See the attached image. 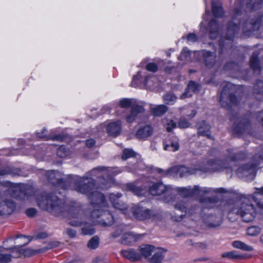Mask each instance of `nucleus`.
<instances>
[{"label":"nucleus","mask_w":263,"mask_h":263,"mask_svg":"<svg viewBox=\"0 0 263 263\" xmlns=\"http://www.w3.org/2000/svg\"><path fill=\"white\" fill-rule=\"evenodd\" d=\"M89 198L93 205L91 217L94 221L101 226L108 227L114 223V218L110 213L106 210L108 207L104 196L100 193L92 191Z\"/></svg>","instance_id":"f257e3e1"},{"label":"nucleus","mask_w":263,"mask_h":263,"mask_svg":"<svg viewBox=\"0 0 263 263\" xmlns=\"http://www.w3.org/2000/svg\"><path fill=\"white\" fill-rule=\"evenodd\" d=\"M236 214L245 222H251L256 217L257 212L250 200L243 197L230 205L229 215Z\"/></svg>","instance_id":"f03ea898"},{"label":"nucleus","mask_w":263,"mask_h":263,"mask_svg":"<svg viewBox=\"0 0 263 263\" xmlns=\"http://www.w3.org/2000/svg\"><path fill=\"white\" fill-rule=\"evenodd\" d=\"M36 202L41 209L57 216H60L64 211V203L51 194L44 193L38 195Z\"/></svg>","instance_id":"7ed1b4c3"},{"label":"nucleus","mask_w":263,"mask_h":263,"mask_svg":"<svg viewBox=\"0 0 263 263\" xmlns=\"http://www.w3.org/2000/svg\"><path fill=\"white\" fill-rule=\"evenodd\" d=\"M68 217L71 219L69 224L73 227L82 226V233L83 235H92L95 233V230L92 226L87 224L83 220L84 215L78 209H73L68 213Z\"/></svg>","instance_id":"20e7f679"},{"label":"nucleus","mask_w":263,"mask_h":263,"mask_svg":"<svg viewBox=\"0 0 263 263\" xmlns=\"http://www.w3.org/2000/svg\"><path fill=\"white\" fill-rule=\"evenodd\" d=\"M232 87L231 84H228L221 92L220 102L221 105L224 107H227L230 103L236 102L235 97L233 96L232 91L230 88Z\"/></svg>","instance_id":"39448f33"},{"label":"nucleus","mask_w":263,"mask_h":263,"mask_svg":"<svg viewBox=\"0 0 263 263\" xmlns=\"http://www.w3.org/2000/svg\"><path fill=\"white\" fill-rule=\"evenodd\" d=\"M121 197L122 194L120 193L110 194L109 195V199L115 209L126 214L128 210V205L125 202L119 200Z\"/></svg>","instance_id":"423d86ee"},{"label":"nucleus","mask_w":263,"mask_h":263,"mask_svg":"<svg viewBox=\"0 0 263 263\" xmlns=\"http://www.w3.org/2000/svg\"><path fill=\"white\" fill-rule=\"evenodd\" d=\"M93 183L90 180L81 179L76 186L77 191L83 193L89 194L93 189Z\"/></svg>","instance_id":"0eeeda50"},{"label":"nucleus","mask_w":263,"mask_h":263,"mask_svg":"<svg viewBox=\"0 0 263 263\" xmlns=\"http://www.w3.org/2000/svg\"><path fill=\"white\" fill-rule=\"evenodd\" d=\"M29 241L30 239L28 237L22 236L8 239L7 241L4 242V245L6 249H9V247H8L7 243L8 242L14 243L15 245V249H17V251H19L21 250V247L26 245L29 242Z\"/></svg>","instance_id":"6e6552de"},{"label":"nucleus","mask_w":263,"mask_h":263,"mask_svg":"<svg viewBox=\"0 0 263 263\" xmlns=\"http://www.w3.org/2000/svg\"><path fill=\"white\" fill-rule=\"evenodd\" d=\"M237 173L240 176L248 177L250 179H253L255 176V168L252 165L247 164L238 168Z\"/></svg>","instance_id":"1a4fd4ad"},{"label":"nucleus","mask_w":263,"mask_h":263,"mask_svg":"<svg viewBox=\"0 0 263 263\" xmlns=\"http://www.w3.org/2000/svg\"><path fill=\"white\" fill-rule=\"evenodd\" d=\"M170 189L162 183L158 182L153 184L149 189V192L152 195H161L166 192H168Z\"/></svg>","instance_id":"9d476101"},{"label":"nucleus","mask_w":263,"mask_h":263,"mask_svg":"<svg viewBox=\"0 0 263 263\" xmlns=\"http://www.w3.org/2000/svg\"><path fill=\"white\" fill-rule=\"evenodd\" d=\"M179 192L180 195L184 197L194 196L196 194L201 195L202 193L208 192V191L205 190L202 191L199 190L197 186H195L194 189H192L183 187L180 188L179 189Z\"/></svg>","instance_id":"9b49d317"},{"label":"nucleus","mask_w":263,"mask_h":263,"mask_svg":"<svg viewBox=\"0 0 263 263\" xmlns=\"http://www.w3.org/2000/svg\"><path fill=\"white\" fill-rule=\"evenodd\" d=\"M144 111V109L142 106L138 105H133L130 114L126 118V121L128 123L133 122L138 114L143 113Z\"/></svg>","instance_id":"f8f14e48"},{"label":"nucleus","mask_w":263,"mask_h":263,"mask_svg":"<svg viewBox=\"0 0 263 263\" xmlns=\"http://www.w3.org/2000/svg\"><path fill=\"white\" fill-rule=\"evenodd\" d=\"M107 131L110 136H118L121 131V122L117 121L109 123L107 127Z\"/></svg>","instance_id":"ddd939ff"},{"label":"nucleus","mask_w":263,"mask_h":263,"mask_svg":"<svg viewBox=\"0 0 263 263\" xmlns=\"http://www.w3.org/2000/svg\"><path fill=\"white\" fill-rule=\"evenodd\" d=\"M153 128L149 125H145L140 127L136 134L137 138L140 139H145L151 136L153 133Z\"/></svg>","instance_id":"4468645a"},{"label":"nucleus","mask_w":263,"mask_h":263,"mask_svg":"<svg viewBox=\"0 0 263 263\" xmlns=\"http://www.w3.org/2000/svg\"><path fill=\"white\" fill-rule=\"evenodd\" d=\"M137 218L140 220L152 219L154 215L152 211L148 209H138L135 214Z\"/></svg>","instance_id":"2eb2a0df"},{"label":"nucleus","mask_w":263,"mask_h":263,"mask_svg":"<svg viewBox=\"0 0 263 263\" xmlns=\"http://www.w3.org/2000/svg\"><path fill=\"white\" fill-rule=\"evenodd\" d=\"M232 246L235 249H239L243 251L252 252L254 249L252 246L249 245L240 240H235L232 242Z\"/></svg>","instance_id":"dca6fc26"},{"label":"nucleus","mask_w":263,"mask_h":263,"mask_svg":"<svg viewBox=\"0 0 263 263\" xmlns=\"http://www.w3.org/2000/svg\"><path fill=\"white\" fill-rule=\"evenodd\" d=\"M168 110V107L165 105L152 106L150 108L151 114L155 117H159L165 114Z\"/></svg>","instance_id":"f3484780"},{"label":"nucleus","mask_w":263,"mask_h":263,"mask_svg":"<svg viewBox=\"0 0 263 263\" xmlns=\"http://www.w3.org/2000/svg\"><path fill=\"white\" fill-rule=\"evenodd\" d=\"M197 128L198 134L210 137V126L205 121H202L197 123Z\"/></svg>","instance_id":"a211bd4d"},{"label":"nucleus","mask_w":263,"mask_h":263,"mask_svg":"<svg viewBox=\"0 0 263 263\" xmlns=\"http://www.w3.org/2000/svg\"><path fill=\"white\" fill-rule=\"evenodd\" d=\"M164 257V251L160 248L155 250L154 253L149 260V263H161Z\"/></svg>","instance_id":"6ab92c4d"},{"label":"nucleus","mask_w":263,"mask_h":263,"mask_svg":"<svg viewBox=\"0 0 263 263\" xmlns=\"http://www.w3.org/2000/svg\"><path fill=\"white\" fill-rule=\"evenodd\" d=\"M20 257V253L16 252L14 250L10 251V254L0 253V263H8L12 260V258Z\"/></svg>","instance_id":"aec40b11"},{"label":"nucleus","mask_w":263,"mask_h":263,"mask_svg":"<svg viewBox=\"0 0 263 263\" xmlns=\"http://www.w3.org/2000/svg\"><path fill=\"white\" fill-rule=\"evenodd\" d=\"M121 254L125 258L132 261L137 260L140 258V255L132 249L123 250L121 251Z\"/></svg>","instance_id":"412c9836"},{"label":"nucleus","mask_w":263,"mask_h":263,"mask_svg":"<svg viewBox=\"0 0 263 263\" xmlns=\"http://www.w3.org/2000/svg\"><path fill=\"white\" fill-rule=\"evenodd\" d=\"M221 256L223 258H227L231 259H243L246 258V256L245 255L237 254L235 251L224 252L222 254Z\"/></svg>","instance_id":"4be33fe9"},{"label":"nucleus","mask_w":263,"mask_h":263,"mask_svg":"<svg viewBox=\"0 0 263 263\" xmlns=\"http://www.w3.org/2000/svg\"><path fill=\"white\" fill-rule=\"evenodd\" d=\"M262 231L261 227L257 226H252L248 227L246 230L247 235L251 237H256L259 235Z\"/></svg>","instance_id":"5701e85b"},{"label":"nucleus","mask_w":263,"mask_h":263,"mask_svg":"<svg viewBox=\"0 0 263 263\" xmlns=\"http://www.w3.org/2000/svg\"><path fill=\"white\" fill-rule=\"evenodd\" d=\"M138 238V237L133 234L125 233L122 237L121 242L125 245H129L136 242Z\"/></svg>","instance_id":"b1692460"},{"label":"nucleus","mask_w":263,"mask_h":263,"mask_svg":"<svg viewBox=\"0 0 263 263\" xmlns=\"http://www.w3.org/2000/svg\"><path fill=\"white\" fill-rule=\"evenodd\" d=\"M113 183V179L111 177H109L107 180H106L104 178H100L98 181V185L100 187L103 189H107V188L110 187Z\"/></svg>","instance_id":"393cba45"},{"label":"nucleus","mask_w":263,"mask_h":263,"mask_svg":"<svg viewBox=\"0 0 263 263\" xmlns=\"http://www.w3.org/2000/svg\"><path fill=\"white\" fill-rule=\"evenodd\" d=\"M172 171L177 173L180 177L185 176L187 175L193 173V172H191L189 168L185 166L174 167L172 169Z\"/></svg>","instance_id":"a878e982"},{"label":"nucleus","mask_w":263,"mask_h":263,"mask_svg":"<svg viewBox=\"0 0 263 263\" xmlns=\"http://www.w3.org/2000/svg\"><path fill=\"white\" fill-rule=\"evenodd\" d=\"M44 250H41V249L33 250L31 249H27L25 250L21 249L18 251V253H20V256L22 255H24L25 256H30L36 254L40 253H43Z\"/></svg>","instance_id":"bb28decb"},{"label":"nucleus","mask_w":263,"mask_h":263,"mask_svg":"<svg viewBox=\"0 0 263 263\" xmlns=\"http://www.w3.org/2000/svg\"><path fill=\"white\" fill-rule=\"evenodd\" d=\"M157 248H155L153 246L150 245H146L140 248V253L142 255L147 257L149 256L152 253H154L155 250Z\"/></svg>","instance_id":"cd10ccee"},{"label":"nucleus","mask_w":263,"mask_h":263,"mask_svg":"<svg viewBox=\"0 0 263 263\" xmlns=\"http://www.w3.org/2000/svg\"><path fill=\"white\" fill-rule=\"evenodd\" d=\"M216 219V217L211 216L209 217V219L206 220V219H204V220L209 227L216 228L219 226L222 223V219L220 217L218 218L217 220L215 221Z\"/></svg>","instance_id":"c85d7f7f"},{"label":"nucleus","mask_w":263,"mask_h":263,"mask_svg":"<svg viewBox=\"0 0 263 263\" xmlns=\"http://www.w3.org/2000/svg\"><path fill=\"white\" fill-rule=\"evenodd\" d=\"M164 102L168 105H172L176 101V96L172 93L167 92L163 96Z\"/></svg>","instance_id":"c756f323"},{"label":"nucleus","mask_w":263,"mask_h":263,"mask_svg":"<svg viewBox=\"0 0 263 263\" xmlns=\"http://www.w3.org/2000/svg\"><path fill=\"white\" fill-rule=\"evenodd\" d=\"M210 36L212 39H215L217 36V29L218 27L217 25V23L215 20H213L210 22Z\"/></svg>","instance_id":"7c9ffc66"},{"label":"nucleus","mask_w":263,"mask_h":263,"mask_svg":"<svg viewBox=\"0 0 263 263\" xmlns=\"http://www.w3.org/2000/svg\"><path fill=\"white\" fill-rule=\"evenodd\" d=\"M90 173L92 175H97L100 173H104V174H110L112 173V170L111 168H106L104 167H99L95 168L91 171Z\"/></svg>","instance_id":"2f4dec72"},{"label":"nucleus","mask_w":263,"mask_h":263,"mask_svg":"<svg viewBox=\"0 0 263 263\" xmlns=\"http://www.w3.org/2000/svg\"><path fill=\"white\" fill-rule=\"evenodd\" d=\"M99 245V239L97 236L92 237L87 243V247L89 249H97Z\"/></svg>","instance_id":"473e14b6"},{"label":"nucleus","mask_w":263,"mask_h":263,"mask_svg":"<svg viewBox=\"0 0 263 263\" xmlns=\"http://www.w3.org/2000/svg\"><path fill=\"white\" fill-rule=\"evenodd\" d=\"M212 9L214 14L216 16H221L223 14V10L220 4L212 3Z\"/></svg>","instance_id":"72a5a7b5"},{"label":"nucleus","mask_w":263,"mask_h":263,"mask_svg":"<svg viewBox=\"0 0 263 263\" xmlns=\"http://www.w3.org/2000/svg\"><path fill=\"white\" fill-rule=\"evenodd\" d=\"M179 145L177 141L171 142L170 143L165 144L164 149L165 151H169L175 152L179 149Z\"/></svg>","instance_id":"f704fd0d"},{"label":"nucleus","mask_w":263,"mask_h":263,"mask_svg":"<svg viewBox=\"0 0 263 263\" xmlns=\"http://www.w3.org/2000/svg\"><path fill=\"white\" fill-rule=\"evenodd\" d=\"M238 32V27L232 23H230L228 30V37H232Z\"/></svg>","instance_id":"c9c22d12"},{"label":"nucleus","mask_w":263,"mask_h":263,"mask_svg":"<svg viewBox=\"0 0 263 263\" xmlns=\"http://www.w3.org/2000/svg\"><path fill=\"white\" fill-rule=\"evenodd\" d=\"M208 167L205 170H203L204 172L208 171H215L219 169L220 168V162L219 161H216L213 162H210L208 164Z\"/></svg>","instance_id":"e433bc0d"},{"label":"nucleus","mask_w":263,"mask_h":263,"mask_svg":"<svg viewBox=\"0 0 263 263\" xmlns=\"http://www.w3.org/2000/svg\"><path fill=\"white\" fill-rule=\"evenodd\" d=\"M127 190L132 192L136 195L139 196L142 195L143 191L139 187L135 186L132 184H127L126 185Z\"/></svg>","instance_id":"4c0bfd02"},{"label":"nucleus","mask_w":263,"mask_h":263,"mask_svg":"<svg viewBox=\"0 0 263 263\" xmlns=\"http://www.w3.org/2000/svg\"><path fill=\"white\" fill-rule=\"evenodd\" d=\"M119 105L122 108H127L132 105H134V100L129 99H123L120 101Z\"/></svg>","instance_id":"58836bf2"},{"label":"nucleus","mask_w":263,"mask_h":263,"mask_svg":"<svg viewBox=\"0 0 263 263\" xmlns=\"http://www.w3.org/2000/svg\"><path fill=\"white\" fill-rule=\"evenodd\" d=\"M136 155L135 153L131 149H125L124 150L122 158L123 160H126L128 158L135 157Z\"/></svg>","instance_id":"ea45409f"},{"label":"nucleus","mask_w":263,"mask_h":263,"mask_svg":"<svg viewBox=\"0 0 263 263\" xmlns=\"http://www.w3.org/2000/svg\"><path fill=\"white\" fill-rule=\"evenodd\" d=\"M189 90L193 93L196 92L199 89V86L197 83L193 81L190 82L187 87Z\"/></svg>","instance_id":"a19ab883"},{"label":"nucleus","mask_w":263,"mask_h":263,"mask_svg":"<svg viewBox=\"0 0 263 263\" xmlns=\"http://www.w3.org/2000/svg\"><path fill=\"white\" fill-rule=\"evenodd\" d=\"M208 55H209V57H206L205 58V62L209 66H212L213 64L215 63V55L207 53Z\"/></svg>","instance_id":"79ce46f5"},{"label":"nucleus","mask_w":263,"mask_h":263,"mask_svg":"<svg viewBox=\"0 0 263 263\" xmlns=\"http://www.w3.org/2000/svg\"><path fill=\"white\" fill-rule=\"evenodd\" d=\"M59 245V242L58 241H52L49 242L48 245L46 247H44L41 249V250H44V252L49 249H51L58 247Z\"/></svg>","instance_id":"37998d69"},{"label":"nucleus","mask_w":263,"mask_h":263,"mask_svg":"<svg viewBox=\"0 0 263 263\" xmlns=\"http://www.w3.org/2000/svg\"><path fill=\"white\" fill-rule=\"evenodd\" d=\"M179 59L181 60L189 61L190 59V53L189 51L184 50L180 54Z\"/></svg>","instance_id":"c03bdc74"},{"label":"nucleus","mask_w":263,"mask_h":263,"mask_svg":"<svg viewBox=\"0 0 263 263\" xmlns=\"http://www.w3.org/2000/svg\"><path fill=\"white\" fill-rule=\"evenodd\" d=\"M190 125V123L185 119L180 120L178 123V126L182 128H187Z\"/></svg>","instance_id":"a18cd8bd"},{"label":"nucleus","mask_w":263,"mask_h":263,"mask_svg":"<svg viewBox=\"0 0 263 263\" xmlns=\"http://www.w3.org/2000/svg\"><path fill=\"white\" fill-rule=\"evenodd\" d=\"M66 234L71 238H74L77 235V232L75 230L68 228L66 231Z\"/></svg>","instance_id":"49530a36"},{"label":"nucleus","mask_w":263,"mask_h":263,"mask_svg":"<svg viewBox=\"0 0 263 263\" xmlns=\"http://www.w3.org/2000/svg\"><path fill=\"white\" fill-rule=\"evenodd\" d=\"M146 68L149 71L155 72L157 70L158 67L155 63H151L147 65Z\"/></svg>","instance_id":"de8ad7c7"},{"label":"nucleus","mask_w":263,"mask_h":263,"mask_svg":"<svg viewBox=\"0 0 263 263\" xmlns=\"http://www.w3.org/2000/svg\"><path fill=\"white\" fill-rule=\"evenodd\" d=\"M176 124L172 120L170 121L169 122L167 123L166 125V130L167 132H171L172 130L176 127Z\"/></svg>","instance_id":"09e8293b"},{"label":"nucleus","mask_w":263,"mask_h":263,"mask_svg":"<svg viewBox=\"0 0 263 263\" xmlns=\"http://www.w3.org/2000/svg\"><path fill=\"white\" fill-rule=\"evenodd\" d=\"M192 96V93L187 88L185 91L180 96L181 99H184L186 98L190 97Z\"/></svg>","instance_id":"8fccbe9b"},{"label":"nucleus","mask_w":263,"mask_h":263,"mask_svg":"<svg viewBox=\"0 0 263 263\" xmlns=\"http://www.w3.org/2000/svg\"><path fill=\"white\" fill-rule=\"evenodd\" d=\"M36 213V211L34 208H31L26 211V214L29 217H32L35 215Z\"/></svg>","instance_id":"3c124183"},{"label":"nucleus","mask_w":263,"mask_h":263,"mask_svg":"<svg viewBox=\"0 0 263 263\" xmlns=\"http://www.w3.org/2000/svg\"><path fill=\"white\" fill-rule=\"evenodd\" d=\"M187 39L190 42H194L197 40V37L195 34L191 33L187 35Z\"/></svg>","instance_id":"603ef678"},{"label":"nucleus","mask_w":263,"mask_h":263,"mask_svg":"<svg viewBox=\"0 0 263 263\" xmlns=\"http://www.w3.org/2000/svg\"><path fill=\"white\" fill-rule=\"evenodd\" d=\"M95 144V141L92 139H88L86 141V145L87 147H92L93 146H94Z\"/></svg>","instance_id":"864d4df0"},{"label":"nucleus","mask_w":263,"mask_h":263,"mask_svg":"<svg viewBox=\"0 0 263 263\" xmlns=\"http://www.w3.org/2000/svg\"><path fill=\"white\" fill-rule=\"evenodd\" d=\"M7 245L8 247H9V249H6L7 250H11V251L14 250L15 251V254H16V252L18 251H17V249H15V245L14 243L8 242Z\"/></svg>","instance_id":"5fc2aeb1"},{"label":"nucleus","mask_w":263,"mask_h":263,"mask_svg":"<svg viewBox=\"0 0 263 263\" xmlns=\"http://www.w3.org/2000/svg\"><path fill=\"white\" fill-rule=\"evenodd\" d=\"M258 206L261 210H263V200L258 201L257 203Z\"/></svg>","instance_id":"6e6d98bb"},{"label":"nucleus","mask_w":263,"mask_h":263,"mask_svg":"<svg viewBox=\"0 0 263 263\" xmlns=\"http://www.w3.org/2000/svg\"><path fill=\"white\" fill-rule=\"evenodd\" d=\"M48 174H50V176L49 177L50 179H52L55 176V172L52 171L48 172Z\"/></svg>","instance_id":"4d7b16f0"},{"label":"nucleus","mask_w":263,"mask_h":263,"mask_svg":"<svg viewBox=\"0 0 263 263\" xmlns=\"http://www.w3.org/2000/svg\"><path fill=\"white\" fill-rule=\"evenodd\" d=\"M256 193L263 195V187L259 189H257Z\"/></svg>","instance_id":"13d9d810"},{"label":"nucleus","mask_w":263,"mask_h":263,"mask_svg":"<svg viewBox=\"0 0 263 263\" xmlns=\"http://www.w3.org/2000/svg\"><path fill=\"white\" fill-rule=\"evenodd\" d=\"M38 237L39 238H45L47 237V234L46 233H42V234H40Z\"/></svg>","instance_id":"bf43d9fd"},{"label":"nucleus","mask_w":263,"mask_h":263,"mask_svg":"<svg viewBox=\"0 0 263 263\" xmlns=\"http://www.w3.org/2000/svg\"><path fill=\"white\" fill-rule=\"evenodd\" d=\"M260 242L263 245V234L260 236L259 238Z\"/></svg>","instance_id":"052dcab7"},{"label":"nucleus","mask_w":263,"mask_h":263,"mask_svg":"<svg viewBox=\"0 0 263 263\" xmlns=\"http://www.w3.org/2000/svg\"><path fill=\"white\" fill-rule=\"evenodd\" d=\"M3 249H5V245H4V247H2L0 246V252H2L3 250Z\"/></svg>","instance_id":"680f3d73"},{"label":"nucleus","mask_w":263,"mask_h":263,"mask_svg":"<svg viewBox=\"0 0 263 263\" xmlns=\"http://www.w3.org/2000/svg\"><path fill=\"white\" fill-rule=\"evenodd\" d=\"M180 211H181V213H184V208H180Z\"/></svg>","instance_id":"e2e57ef3"},{"label":"nucleus","mask_w":263,"mask_h":263,"mask_svg":"<svg viewBox=\"0 0 263 263\" xmlns=\"http://www.w3.org/2000/svg\"><path fill=\"white\" fill-rule=\"evenodd\" d=\"M253 61H254V59L253 58H252L251 59V64L252 66H253Z\"/></svg>","instance_id":"0e129e2a"},{"label":"nucleus","mask_w":263,"mask_h":263,"mask_svg":"<svg viewBox=\"0 0 263 263\" xmlns=\"http://www.w3.org/2000/svg\"><path fill=\"white\" fill-rule=\"evenodd\" d=\"M196 114V112L195 111H192V116L191 117H193L195 116V115Z\"/></svg>","instance_id":"69168bd1"},{"label":"nucleus","mask_w":263,"mask_h":263,"mask_svg":"<svg viewBox=\"0 0 263 263\" xmlns=\"http://www.w3.org/2000/svg\"><path fill=\"white\" fill-rule=\"evenodd\" d=\"M37 135H38V136H39V137H40V138H43V137H44V135H40L39 134V133H37Z\"/></svg>","instance_id":"338daca9"},{"label":"nucleus","mask_w":263,"mask_h":263,"mask_svg":"<svg viewBox=\"0 0 263 263\" xmlns=\"http://www.w3.org/2000/svg\"><path fill=\"white\" fill-rule=\"evenodd\" d=\"M162 169H160V168H159L158 169V172L160 173H161L162 172Z\"/></svg>","instance_id":"774afa93"}]
</instances>
